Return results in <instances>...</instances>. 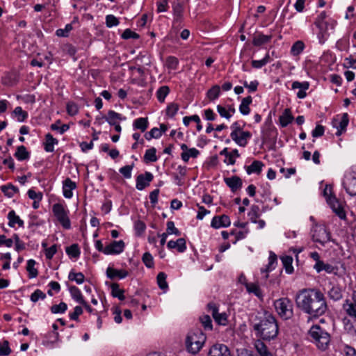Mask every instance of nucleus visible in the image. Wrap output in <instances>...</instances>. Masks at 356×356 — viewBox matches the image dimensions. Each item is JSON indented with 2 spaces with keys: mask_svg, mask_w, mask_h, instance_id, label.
<instances>
[{
  "mask_svg": "<svg viewBox=\"0 0 356 356\" xmlns=\"http://www.w3.org/2000/svg\"><path fill=\"white\" fill-rule=\"evenodd\" d=\"M208 356H232L228 347L222 343L213 345L209 350Z\"/></svg>",
  "mask_w": 356,
  "mask_h": 356,
  "instance_id": "15",
  "label": "nucleus"
},
{
  "mask_svg": "<svg viewBox=\"0 0 356 356\" xmlns=\"http://www.w3.org/2000/svg\"><path fill=\"white\" fill-rule=\"evenodd\" d=\"M170 92V88L167 86L160 87L156 91V97L158 101L161 103L164 102L166 96Z\"/></svg>",
  "mask_w": 356,
  "mask_h": 356,
  "instance_id": "44",
  "label": "nucleus"
},
{
  "mask_svg": "<svg viewBox=\"0 0 356 356\" xmlns=\"http://www.w3.org/2000/svg\"><path fill=\"white\" fill-rule=\"evenodd\" d=\"M270 61V55L268 53L261 60H252L251 62L252 66L256 69H260L265 66Z\"/></svg>",
  "mask_w": 356,
  "mask_h": 356,
  "instance_id": "43",
  "label": "nucleus"
},
{
  "mask_svg": "<svg viewBox=\"0 0 356 356\" xmlns=\"http://www.w3.org/2000/svg\"><path fill=\"white\" fill-rule=\"evenodd\" d=\"M245 125V123L243 122L237 121L234 122L231 125V129L232 132L230 134V137L232 138L233 134L236 135L237 133L239 134L241 131H243V127Z\"/></svg>",
  "mask_w": 356,
  "mask_h": 356,
  "instance_id": "54",
  "label": "nucleus"
},
{
  "mask_svg": "<svg viewBox=\"0 0 356 356\" xmlns=\"http://www.w3.org/2000/svg\"><path fill=\"white\" fill-rule=\"evenodd\" d=\"M127 275L128 272L125 270H118L112 267H108L106 269V276L111 280H113L115 277L123 279Z\"/></svg>",
  "mask_w": 356,
  "mask_h": 356,
  "instance_id": "26",
  "label": "nucleus"
},
{
  "mask_svg": "<svg viewBox=\"0 0 356 356\" xmlns=\"http://www.w3.org/2000/svg\"><path fill=\"white\" fill-rule=\"evenodd\" d=\"M52 211L54 216L65 229L71 227L70 220L68 217V210L60 203L54 204L52 207Z\"/></svg>",
  "mask_w": 356,
  "mask_h": 356,
  "instance_id": "7",
  "label": "nucleus"
},
{
  "mask_svg": "<svg viewBox=\"0 0 356 356\" xmlns=\"http://www.w3.org/2000/svg\"><path fill=\"white\" fill-rule=\"evenodd\" d=\"M220 88L218 85H214L207 92V97L210 101H213L219 97Z\"/></svg>",
  "mask_w": 356,
  "mask_h": 356,
  "instance_id": "40",
  "label": "nucleus"
},
{
  "mask_svg": "<svg viewBox=\"0 0 356 356\" xmlns=\"http://www.w3.org/2000/svg\"><path fill=\"white\" fill-rule=\"evenodd\" d=\"M148 124L147 118H139L134 121L133 127L134 129H139L141 132H144L147 129Z\"/></svg>",
  "mask_w": 356,
  "mask_h": 356,
  "instance_id": "34",
  "label": "nucleus"
},
{
  "mask_svg": "<svg viewBox=\"0 0 356 356\" xmlns=\"http://www.w3.org/2000/svg\"><path fill=\"white\" fill-rule=\"evenodd\" d=\"M46 298V295L40 289H36L31 295V300L33 302H36L39 299L44 300Z\"/></svg>",
  "mask_w": 356,
  "mask_h": 356,
  "instance_id": "64",
  "label": "nucleus"
},
{
  "mask_svg": "<svg viewBox=\"0 0 356 356\" xmlns=\"http://www.w3.org/2000/svg\"><path fill=\"white\" fill-rule=\"evenodd\" d=\"M309 88V83L308 81L300 82L298 81H293L291 85L292 90L298 89L297 92V97L299 99H304L307 96L306 91Z\"/></svg>",
  "mask_w": 356,
  "mask_h": 356,
  "instance_id": "19",
  "label": "nucleus"
},
{
  "mask_svg": "<svg viewBox=\"0 0 356 356\" xmlns=\"http://www.w3.org/2000/svg\"><path fill=\"white\" fill-rule=\"evenodd\" d=\"M68 279L71 281H74L78 284H81L85 280V276L82 273L71 271L69 273Z\"/></svg>",
  "mask_w": 356,
  "mask_h": 356,
  "instance_id": "48",
  "label": "nucleus"
},
{
  "mask_svg": "<svg viewBox=\"0 0 356 356\" xmlns=\"http://www.w3.org/2000/svg\"><path fill=\"white\" fill-rule=\"evenodd\" d=\"M348 122V115L346 113H343L340 118H337L332 120V124L333 127L336 128L337 130L336 133L337 136H340L346 131Z\"/></svg>",
  "mask_w": 356,
  "mask_h": 356,
  "instance_id": "11",
  "label": "nucleus"
},
{
  "mask_svg": "<svg viewBox=\"0 0 356 356\" xmlns=\"http://www.w3.org/2000/svg\"><path fill=\"white\" fill-rule=\"evenodd\" d=\"M182 153L181 158L184 162H188L190 158H197L200 154V151L195 147L188 148L186 144L181 145Z\"/></svg>",
  "mask_w": 356,
  "mask_h": 356,
  "instance_id": "18",
  "label": "nucleus"
},
{
  "mask_svg": "<svg viewBox=\"0 0 356 356\" xmlns=\"http://www.w3.org/2000/svg\"><path fill=\"white\" fill-rule=\"evenodd\" d=\"M295 301L299 309L314 318L323 315L327 310L325 298L319 289H303L297 293Z\"/></svg>",
  "mask_w": 356,
  "mask_h": 356,
  "instance_id": "1",
  "label": "nucleus"
},
{
  "mask_svg": "<svg viewBox=\"0 0 356 356\" xmlns=\"http://www.w3.org/2000/svg\"><path fill=\"white\" fill-rule=\"evenodd\" d=\"M153 178L154 176L150 172H145L144 174L139 175L136 177V188L138 191H143L149 185Z\"/></svg>",
  "mask_w": 356,
  "mask_h": 356,
  "instance_id": "12",
  "label": "nucleus"
},
{
  "mask_svg": "<svg viewBox=\"0 0 356 356\" xmlns=\"http://www.w3.org/2000/svg\"><path fill=\"white\" fill-rule=\"evenodd\" d=\"M111 287V294L113 297L118 298L120 300H124L125 299V296L124 295V290L120 289L118 284L113 283Z\"/></svg>",
  "mask_w": 356,
  "mask_h": 356,
  "instance_id": "41",
  "label": "nucleus"
},
{
  "mask_svg": "<svg viewBox=\"0 0 356 356\" xmlns=\"http://www.w3.org/2000/svg\"><path fill=\"white\" fill-rule=\"evenodd\" d=\"M308 334L310 341L315 344L318 350L325 351L329 348L331 340L330 335L320 325H314L312 326Z\"/></svg>",
  "mask_w": 356,
  "mask_h": 356,
  "instance_id": "3",
  "label": "nucleus"
},
{
  "mask_svg": "<svg viewBox=\"0 0 356 356\" xmlns=\"http://www.w3.org/2000/svg\"><path fill=\"white\" fill-rule=\"evenodd\" d=\"M156 149L154 147H151L145 151L144 155V160L146 163L156 162L158 159L156 156Z\"/></svg>",
  "mask_w": 356,
  "mask_h": 356,
  "instance_id": "42",
  "label": "nucleus"
},
{
  "mask_svg": "<svg viewBox=\"0 0 356 356\" xmlns=\"http://www.w3.org/2000/svg\"><path fill=\"white\" fill-rule=\"evenodd\" d=\"M329 297L337 301L340 300L342 298V292L339 287L338 286H332L329 292H328Z\"/></svg>",
  "mask_w": 356,
  "mask_h": 356,
  "instance_id": "49",
  "label": "nucleus"
},
{
  "mask_svg": "<svg viewBox=\"0 0 356 356\" xmlns=\"http://www.w3.org/2000/svg\"><path fill=\"white\" fill-rule=\"evenodd\" d=\"M252 138V134L248 131H243L236 135L233 134L231 138L236 145L240 147H245L248 143V140Z\"/></svg>",
  "mask_w": 356,
  "mask_h": 356,
  "instance_id": "17",
  "label": "nucleus"
},
{
  "mask_svg": "<svg viewBox=\"0 0 356 356\" xmlns=\"http://www.w3.org/2000/svg\"><path fill=\"white\" fill-rule=\"evenodd\" d=\"M323 26H316L319 31L318 33V39L319 43L323 44L329 36L328 31L333 30L336 26L337 22L334 19H329L327 22H323Z\"/></svg>",
  "mask_w": 356,
  "mask_h": 356,
  "instance_id": "9",
  "label": "nucleus"
},
{
  "mask_svg": "<svg viewBox=\"0 0 356 356\" xmlns=\"http://www.w3.org/2000/svg\"><path fill=\"white\" fill-rule=\"evenodd\" d=\"M166 278H167V275L163 272H160L157 275V277H156L157 284H158L159 288L163 290L164 291H165L168 289V284L166 282Z\"/></svg>",
  "mask_w": 356,
  "mask_h": 356,
  "instance_id": "45",
  "label": "nucleus"
},
{
  "mask_svg": "<svg viewBox=\"0 0 356 356\" xmlns=\"http://www.w3.org/2000/svg\"><path fill=\"white\" fill-rule=\"evenodd\" d=\"M208 311L211 314L215 321L221 325H226L227 323V315L226 313H219L218 308L215 303H209Z\"/></svg>",
  "mask_w": 356,
  "mask_h": 356,
  "instance_id": "10",
  "label": "nucleus"
},
{
  "mask_svg": "<svg viewBox=\"0 0 356 356\" xmlns=\"http://www.w3.org/2000/svg\"><path fill=\"white\" fill-rule=\"evenodd\" d=\"M277 264V256L273 252H270L268 257V264L266 266L265 268H262L261 269V273H265L264 278L267 279L268 277V273L272 271L275 269Z\"/></svg>",
  "mask_w": 356,
  "mask_h": 356,
  "instance_id": "24",
  "label": "nucleus"
},
{
  "mask_svg": "<svg viewBox=\"0 0 356 356\" xmlns=\"http://www.w3.org/2000/svg\"><path fill=\"white\" fill-rule=\"evenodd\" d=\"M105 119L106 121L111 125L116 124V122H118L120 120H122L124 118L122 117L121 114L111 110L108 112L107 116L105 117Z\"/></svg>",
  "mask_w": 356,
  "mask_h": 356,
  "instance_id": "36",
  "label": "nucleus"
},
{
  "mask_svg": "<svg viewBox=\"0 0 356 356\" xmlns=\"http://www.w3.org/2000/svg\"><path fill=\"white\" fill-rule=\"evenodd\" d=\"M345 67L356 69V54L350 55L349 57L345 58L343 64Z\"/></svg>",
  "mask_w": 356,
  "mask_h": 356,
  "instance_id": "59",
  "label": "nucleus"
},
{
  "mask_svg": "<svg viewBox=\"0 0 356 356\" xmlns=\"http://www.w3.org/2000/svg\"><path fill=\"white\" fill-rule=\"evenodd\" d=\"M1 192L8 197L11 198L19 193V188L12 184H8L1 186Z\"/></svg>",
  "mask_w": 356,
  "mask_h": 356,
  "instance_id": "28",
  "label": "nucleus"
},
{
  "mask_svg": "<svg viewBox=\"0 0 356 356\" xmlns=\"http://www.w3.org/2000/svg\"><path fill=\"white\" fill-rule=\"evenodd\" d=\"M224 181L232 192H235L242 187V180L239 177L232 176L231 177H225Z\"/></svg>",
  "mask_w": 356,
  "mask_h": 356,
  "instance_id": "23",
  "label": "nucleus"
},
{
  "mask_svg": "<svg viewBox=\"0 0 356 356\" xmlns=\"http://www.w3.org/2000/svg\"><path fill=\"white\" fill-rule=\"evenodd\" d=\"M259 208L257 205H252L248 216L252 222H257V218L259 216Z\"/></svg>",
  "mask_w": 356,
  "mask_h": 356,
  "instance_id": "61",
  "label": "nucleus"
},
{
  "mask_svg": "<svg viewBox=\"0 0 356 356\" xmlns=\"http://www.w3.org/2000/svg\"><path fill=\"white\" fill-rule=\"evenodd\" d=\"M120 24L119 19L113 15H108L106 16V25L108 28L116 26Z\"/></svg>",
  "mask_w": 356,
  "mask_h": 356,
  "instance_id": "57",
  "label": "nucleus"
},
{
  "mask_svg": "<svg viewBox=\"0 0 356 356\" xmlns=\"http://www.w3.org/2000/svg\"><path fill=\"white\" fill-rule=\"evenodd\" d=\"M166 233L168 234H175L176 236H179L181 234L180 232L177 228L175 227V223L172 221L167 222V229Z\"/></svg>",
  "mask_w": 356,
  "mask_h": 356,
  "instance_id": "63",
  "label": "nucleus"
},
{
  "mask_svg": "<svg viewBox=\"0 0 356 356\" xmlns=\"http://www.w3.org/2000/svg\"><path fill=\"white\" fill-rule=\"evenodd\" d=\"M305 45L302 40L295 42L291 48V54L293 56L300 55L305 49Z\"/></svg>",
  "mask_w": 356,
  "mask_h": 356,
  "instance_id": "37",
  "label": "nucleus"
},
{
  "mask_svg": "<svg viewBox=\"0 0 356 356\" xmlns=\"http://www.w3.org/2000/svg\"><path fill=\"white\" fill-rule=\"evenodd\" d=\"M293 120V116L291 115V110L286 108L282 115L280 116V123L281 127H286Z\"/></svg>",
  "mask_w": 356,
  "mask_h": 356,
  "instance_id": "30",
  "label": "nucleus"
},
{
  "mask_svg": "<svg viewBox=\"0 0 356 356\" xmlns=\"http://www.w3.org/2000/svg\"><path fill=\"white\" fill-rule=\"evenodd\" d=\"M283 266L287 274H291L293 272V267L292 266L293 258L291 256L285 255L281 258Z\"/></svg>",
  "mask_w": 356,
  "mask_h": 356,
  "instance_id": "38",
  "label": "nucleus"
},
{
  "mask_svg": "<svg viewBox=\"0 0 356 356\" xmlns=\"http://www.w3.org/2000/svg\"><path fill=\"white\" fill-rule=\"evenodd\" d=\"M343 307L347 314L356 321V291L353 293L352 300H347Z\"/></svg>",
  "mask_w": 356,
  "mask_h": 356,
  "instance_id": "20",
  "label": "nucleus"
},
{
  "mask_svg": "<svg viewBox=\"0 0 356 356\" xmlns=\"http://www.w3.org/2000/svg\"><path fill=\"white\" fill-rule=\"evenodd\" d=\"M76 188V184L70 178H67L63 182V194L65 198L70 199L73 196L72 191Z\"/></svg>",
  "mask_w": 356,
  "mask_h": 356,
  "instance_id": "21",
  "label": "nucleus"
},
{
  "mask_svg": "<svg viewBox=\"0 0 356 356\" xmlns=\"http://www.w3.org/2000/svg\"><path fill=\"white\" fill-rule=\"evenodd\" d=\"M11 353L9 342L7 340L0 341V356H7Z\"/></svg>",
  "mask_w": 356,
  "mask_h": 356,
  "instance_id": "55",
  "label": "nucleus"
},
{
  "mask_svg": "<svg viewBox=\"0 0 356 356\" xmlns=\"http://www.w3.org/2000/svg\"><path fill=\"white\" fill-rule=\"evenodd\" d=\"M15 156L19 161L26 160L29 158V152L27 151L25 146L21 145L17 147V151L15 153Z\"/></svg>",
  "mask_w": 356,
  "mask_h": 356,
  "instance_id": "39",
  "label": "nucleus"
},
{
  "mask_svg": "<svg viewBox=\"0 0 356 356\" xmlns=\"http://www.w3.org/2000/svg\"><path fill=\"white\" fill-rule=\"evenodd\" d=\"M50 309L53 314H63L67 311V305L66 303L61 302L58 305H52Z\"/></svg>",
  "mask_w": 356,
  "mask_h": 356,
  "instance_id": "52",
  "label": "nucleus"
},
{
  "mask_svg": "<svg viewBox=\"0 0 356 356\" xmlns=\"http://www.w3.org/2000/svg\"><path fill=\"white\" fill-rule=\"evenodd\" d=\"M58 143V140L54 138L53 136L48 133L45 135V142L44 143V149L47 152H53L54 151V145Z\"/></svg>",
  "mask_w": 356,
  "mask_h": 356,
  "instance_id": "27",
  "label": "nucleus"
},
{
  "mask_svg": "<svg viewBox=\"0 0 356 356\" xmlns=\"http://www.w3.org/2000/svg\"><path fill=\"white\" fill-rule=\"evenodd\" d=\"M8 220V225L11 228H15L17 225L19 227H24V222L20 217L16 214L14 210H10L7 216Z\"/></svg>",
  "mask_w": 356,
  "mask_h": 356,
  "instance_id": "22",
  "label": "nucleus"
},
{
  "mask_svg": "<svg viewBox=\"0 0 356 356\" xmlns=\"http://www.w3.org/2000/svg\"><path fill=\"white\" fill-rule=\"evenodd\" d=\"M312 238L313 241L323 246H325V244L330 241L335 243L334 240L331 238L330 232L324 225L316 224L313 226L312 229Z\"/></svg>",
  "mask_w": 356,
  "mask_h": 356,
  "instance_id": "6",
  "label": "nucleus"
},
{
  "mask_svg": "<svg viewBox=\"0 0 356 356\" xmlns=\"http://www.w3.org/2000/svg\"><path fill=\"white\" fill-rule=\"evenodd\" d=\"M69 291L70 293L72 298L76 302H79V304L85 303V300L83 299L82 293L78 287H76V286H71L69 288Z\"/></svg>",
  "mask_w": 356,
  "mask_h": 356,
  "instance_id": "35",
  "label": "nucleus"
},
{
  "mask_svg": "<svg viewBox=\"0 0 356 356\" xmlns=\"http://www.w3.org/2000/svg\"><path fill=\"white\" fill-rule=\"evenodd\" d=\"M169 249L176 248L179 252H184L186 250V240L179 238L177 241H170L167 244Z\"/></svg>",
  "mask_w": 356,
  "mask_h": 356,
  "instance_id": "25",
  "label": "nucleus"
},
{
  "mask_svg": "<svg viewBox=\"0 0 356 356\" xmlns=\"http://www.w3.org/2000/svg\"><path fill=\"white\" fill-rule=\"evenodd\" d=\"M35 261L33 259H29L27 261L26 270L29 272V276L30 278H35L38 276V270L35 268Z\"/></svg>",
  "mask_w": 356,
  "mask_h": 356,
  "instance_id": "47",
  "label": "nucleus"
},
{
  "mask_svg": "<svg viewBox=\"0 0 356 356\" xmlns=\"http://www.w3.org/2000/svg\"><path fill=\"white\" fill-rule=\"evenodd\" d=\"M142 261L148 268H152L154 266V258L152 255L147 252H145L142 257Z\"/></svg>",
  "mask_w": 356,
  "mask_h": 356,
  "instance_id": "53",
  "label": "nucleus"
},
{
  "mask_svg": "<svg viewBox=\"0 0 356 356\" xmlns=\"http://www.w3.org/2000/svg\"><path fill=\"white\" fill-rule=\"evenodd\" d=\"M72 30V26L71 24L65 25V29H58L56 31V35L58 37H67L70 32Z\"/></svg>",
  "mask_w": 356,
  "mask_h": 356,
  "instance_id": "60",
  "label": "nucleus"
},
{
  "mask_svg": "<svg viewBox=\"0 0 356 356\" xmlns=\"http://www.w3.org/2000/svg\"><path fill=\"white\" fill-rule=\"evenodd\" d=\"M125 244L123 241H113L105 247V254H119L124 251Z\"/></svg>",
  "mask_w": 356,
  "mask_h": 356,
  "instance_id": "14",
  "label": "nucleus"
},
{
  "mask_svg": "<svg viewBox=\"0 0 356 356\" xmlns=\"http://www.w3.org/2000/svg\"><path fill=\"white\" fill-rule=\"evenodd\" d=\"M13 114L17 121L20 122L25 121L28 118V113L24 111L21 106H17L13 111Z\"/></svg>",
  "mask_w": 356,
  "mask_h": 356,
  "instance_id": "46",
  "label": "nucleus"
},
{
  "mask_svg": "<svg viewBox=\"0 0 356 356\" xmlns=\"http://www.w3.org/2000/svg\"><path fill=\"white\" fill-rule=\"evenodd\" d=\"M273 306L276 313L282 320L287 321L293 317V304L289 298L284 297L275 300Z\"/></svg>",
  "mask_w": 356,
  "mask_h": 356,
  "instance_id": "5",
  "label": "nucleus"
},
{
  "mask_svg": "<svg viewBox=\"0 0 356 356\" xmlns=\"http://www.w3.org/2000/svg\"><path fill=\"white\" fill-rule=\"evenodd\" d=\"M66 253L71 257L77 258L80 255V250L77 244H72L66 248Z\"/></svg>",
  "mask_w": 356,
  "mask_h": 356,
  "instance_id": "51",
  "label": "nucleus"
},
{
  "mask_svg": "<svg viewBox=\"0 0 356 356\" xmlns=\"http://www.w3.org/2000/svg\"><path fill=\"white\" fill-rule=\"evenodd\" d=\"M327 203L330 205V208L336 215H337L341 219L346 218V212L343 210L342 204L336 197L327 198Z\"/></svg>",
  "mask_w": 356,
  "mask_h": 356,
  "instance_id": "13",
  "label": "nucleus"
},
{
  "mask_svg": "<svg viewBox=\"0 0 356 356\" xmlns=\"http://www.w3.org/2000/svg\"><path fill=\"white\" fill-rule=\"evenodd\" d=\"M252 102V98L251 96H248L243 98L239 106V111L243 115H247L250 112V105Z\"/></svg>",
  "mask_w": 356,
  "mask_h": 356,
  "instance_id": "31",
  "label": "nucleus"
},
{
  "mask_svg": "<svg viewBox=\"0 0 356 356\" xmlns=\"http://www.w3.org/2000/svg\"><path fill=\"white\" fill-rule=\"evenodd\" d=\"M252 325L257 337L263 340L270 341L277 337L279 328L275 317L268 312L258 313L252 321Z\"/></svg>",
  "mask_w": 356,
  "mask_h": 356,
  "instance_id": "2",
  "label": "nucleus"
},
{
  "mask_svg": "<svg viewBox=\"0 0 356 356\" xmlns=\"http://www.w3.org/2000/svg\"><path fill=\"white\" fill-rule=\"evenodd\" d=\"M179 110V106L177 104L171 103L166 108V115L170 118L174 117Z\"/></svg>",
  "mask_w": 356,
  "mask_h": 356,
  "instance_id": "62",
  "label": "nucleus"
},
{
  "mask_svg": "<svg viewBox=\"0 0 356 356\" xmlns=\"http://www.w3.org/2000/svg\"><path fill=\"white\" fill-rule=\"evenodd\" d=\"M246 290L249 293H253L261 300H263L264 294L259 286L256 283L250 282L246 284Z\"/></svg>",
  "mask_w": 356,
  "mask_h": 356,
  "instance_id": "29",
  "label": "nucleus"
},
{
  "mask_svg": "<svg viewBox=\"0 0 356 356\" xmlns=\"http://www.w3.org/2000/svg\"><path fill=\"white\" fill-rule=\"evenodd\" d=\"M272 39V35H266L263 33H258L256 35L254 36L252 40V44L254 46H261L262 44H264L266 43H268Z\"/></svg>",
  "mask_w": 356,
  "mask_h": 356,
  "instance_id": "32",
  "label": "nucleus"
},
{
  "mask_svg": "<svg viewBox=\"0 0 356 356\" xmlns=\"http://www.w3.org/2000/svg\"><path fill=\"white\" fill-rule=\"evenodd\" d=\"M231 225L229 217L227 215L216 216L211 222V226L214 229L227 227Z\"/></svg>",
  "mask_w": 356,
  "mask_h": 356,
  "instance_id": "16",
  "label": "nucleus"
},
{
  "mask_svg": "<svg viewBox=\"0 0 356 356\" xmlns=\"http://www.w3.org/2000/svg\"><path fill=\"white\" fill-rule=\"evenodd\" d=\"M264 163L260 161H254L251 165L246 166L245 170L248 175L253 173L259 174L262 170Z\"/></svg>",
  "mask_w": 356,
  "mask_h": 356,
  "instance_id": "33",
  "label": "nucleus"
},
{
  "mask_svg": "<svg viewBox=\"0 0 356 356\" xmlns=\"http://www.w3.org/2000/svg\"><path fill=\"white\" fill-rule=\"evenodd\" d=\"M200 321L205 330H212L213 325L211 317L209 315H203L200 317Z\"/></svg>",
  "mask_w": 356,
  "mask_h": 356,
  "instance_id": "50",
  "label": "nucleus"
},
{
  "mask_svg": "<svg viewBox=\"0 0 356 356\" xmlns=\"http://www.w3.org/2000/svg\"><path fill=\"white\" fill-rule=\"evenodd\" d=\"M165 65L168 69L176 70L179 65L178 59L175 56H168L166 58Z\"/></svg>",
  "mask_w": 356,
  "mask_h": 356,
  "instance_id": "56",
  "label": "nucleus"
},
{
  "mask_svg": "<svg viewBox=\"0 0 356 356\" xmlns=\"http://www.w3.org/2000/svg\"><path fill=\"white\" fill-rule=\"evenodd\" d=\"M134 168V163L132 165H127L120 168L119 172L126 179L131 177V171Z\"/></svg>",
  "mask_w": 356,
  "mask_h": 356,
  "instance_id": "58",
  "label": "nucleus"
},
{
  "mask_svg": "<svg viewBox=\"0 0 356 356\" xmlns=\"http://www.w3.org/2000/svg\"><path fill=\"white\" fill-rule=\"evenodd\" d=\"M343 186L348 194L351 196L356 195V167H353L345 175Z\"/></svg>",
  "mask_w": 356,
  "mask_h": 356,
  "instance_id": "8",
  "label": "nucleus"
},
{
  "mask_svg": "<svg viewBox=\"0 0 356 356\" xmlns=\"http://www.w3.org/2000/svg\"><path fill=\"white\" fill-rule=\"evenodd\" d=\"M206 341V336L201 330H195L190 332L186 339L187 350L192 353H197L202 348Z\"/></svg>",
  "mask_w": 356,
  "mask_h": 356,
  "instance_id": "4",
  "label": "nucleus"
}]
</instances>
